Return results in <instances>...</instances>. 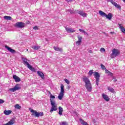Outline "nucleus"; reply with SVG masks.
Here are the masks:
<instances>
[{
  "label": "nucleus",
  "mask_w": 125,
  "mask_h": 125,
  "mask_svg": "<svg viewBox=\"0 0 125 125\" xmlns=\"http://www.w3.org/2000/svg\"><path fill=\"white\" fill-rule=\"evenodd\" d=\"M100 51H101V52H105V48H101L100 49Z\"/></svg>",
  "instance_id": "36"
},
{
  "label": "nucleus",
  "mask_w": 125,
  "mask_h": 125,
  "mask_svg": "<svg viewBox=\"0 0 125 125\" xmlns=\"http://www.w3.org/2000/svg\"><path fill=\"white\" fill-rule=\"evenodd\" d=\"M105 71L106 74H107L108 76H110V77H113V74L111 72L108 71V70L107 69H105Z\"/></svg>",
  "instance_id": "26"
},
{
  "label": "nucleus",
  "mask_w": 125,
  "mask_h": 125,
  "mask_svg": "<svg viewBox=\"0 0 125 125\" xmlns=\"http://www.w3.org/2000/svg\"><path fill=\"white\" fill-rule=\"evenodd\" d=\"M118 25H119V27L121 32H122V33H124L125 34V27H124V26H122V24L119 23Z\"/></svg>",
  "instance_id": "17"
},
{
  "label": "nucleus",
  "mask_w": 125,
  "mask_h": 125,
  "mask_svg": "<svg viewBox=\"0 0 125 125\" xmlns=\"http://www.w3.org/2000/svg\"><path fill=\"white\" fill-rule=\"evenodd\" d=\"M31 48H33L34 50H39V48H41V46L39 45H32Z\"/></svg>",
  "instance_id": "18"
},
{
  "label": "nucleus",
  "mask_w": 125,
  "mask_h": 125,
  "mask_svg": "<svg viewBox=\"0 0 125 125\" xmlns=\"http://www.w3.org/2000/svg\"><path fill=\"white\" fill-rule=\"evenodd\" d=\"M123 1H124V2H125V0H122Z\"/></svg>",
  "instance_id": "48"
},
{
  "label": "nucleus",
  "mask_w": 125,
  "mask_h": 125,
  "mask_svg": "<svg viewBox=\"0 0 125 125\" xmlns=\"http://www.w3.org/2000/svg\"><path fill=\"white\" fill-rule=\"evenodd\" d=\"M83 82L85 83V87L87 89L88 92H91L92 91V85H91V83L89 79L87 78L86 76L83 77Z\"/></svg>",
  "instance_id": "1"
},
{
  "label": "nucleus",
  "mask_w": 125,
  "mask_h": 125,
  "mask_svg": "<svg viewBox=\"0 0 125 125\" xmlns=\"http://www.w3.org/2000/svg\"><path fill=\"white\" fill-rule=\"evenodd\" d=\"M110 34H111V35H113V34H115V32H110Z\"/></svg>",
  "instance_id": "43"
},
{
  "label": "nucleus",
  "mask_w": 125,
  "mask_h": 125,
  "mask_svg": "<svg viewBox=\"0 0 125 125\" xmlns=\"http://www.w3.org/2000/svg\"><path fill=\"white\" fill-rule=\"evenodd\" d=\"M50 98H51L50 103L52 106L50 109V112L51 113H52V112L54 111H57V104H56L55 101L52 100V99H55V96L52 95V94H51V95L50 96Z\"/></svg>",
  "instance_id": "2"
},
{
  "label": "nucleus",
  "mask_w": 125,
  "mask_h": 125,
  "mask_svg": "<svg viewBox=\"0 0 125 125\" xmlns=\"http://www.w3.org/2000/svg\"><path fill=\"white\" fill-rule=\"evenodd\" d=\"M26 50H27V51H28V49H27Z\"/></svg>",
  "instance_id": "49"
},
{
  "label": "nucleus",
  "mask_w": 125,
  "mask_h": 125,
  "mask_svg": "<svg viewBox=\"0 0 125 125\" xmlns=\"http://www.w3.org/2000/svg\"><path fill=\"white\" fill-rule=\"evenodd\" d=\"M104 34L105 35V36H108V34H107V33H104Z\"/></svg>",
  "instance_id": "44"
},
{
  "label": "nucleus",
  "mask_w": 125,
  "mask_h": 125,
  "mask_svg": "<svg viewBox=\"0 0 125 125\" xmlns=\"http://www.w3.org/2000/svg\"><path fill=\"white\" fill-rule=\"evenodd\" d=\"M82 125H87V123H86L85 122H84Z\"/></svg>",
  "instance_id": "40"
},
{
  "label": "nucleus",
  "mask_w": 125,
  "mask_h": 125,
  "mask_svg": "<svg viewBox=\"0 0 125 125\" xmlns=\"http://www.w3.org/2000/svg\"><path fill=\"white\" fill-rule=\"evenodd\" d=\"M12 112V111H11V110H5L4 111V114L6 116H8V115H10L11 114Z\"/></svg>",
  "instance_id": "21"
},
{
  "label": "nucleus",
  "mask_w": 125,
  "mask_h": 125,
  "mask_svg": "<svg viewBox=\"0 0 125 125\" xmlns=\"http://www.w3.org/2000/svg\"><path fill=\"white\" fill-rule=\"evenodd\" d=\"M94 76L96 79V85H98L99 84V80L100 78V75L97 72H95Z\"/></svg>",
  "instance_id": "7"
},
{
  "label": "nucleus",
  "mask_w": 125,
  "mask_h": 125,
  "mask_svg": "<svg viewBox=\"0 0 125 125\" xmlns=\"http://www.w3.org/2000/svg\"><path fill=\"white\" fill-rule=\"evenodd\" d=\"M48 92L49 94H50V95H51V93H50V92L48 91Z\"/></svg>",
  "instance_id": "46"
},
{
  "label": "nucleus",
  "mask_w": 125,
  "mask_h": 125,
  "mask_svg": "<svg viewBox=\"0 0 125 125\" xmlns=\"http://www.w3.org/2000/svg\"><path fill=\"white\" fill-rule=\"evenodd\" d=\"M21 60L23 62L24 65H27V66H28V65H30L29 63L27 62V61H29V60H28V59H27L26 58H22Z\"/></svg>",
  "instance_id": "13"
},
{
  "label": "nucleus",
  "mask_w": 125,
  "mask_h": 125,
  "mask_svg": "<svg viewBox=\"0 0 125 125\" xmlns=\"http://www.w3.org/2000/svg\"><path fill=\"white\" fill-rule=\"evenodd\" d=\"M92 74H93V70H90L88 73L89 76H91Z\"/></svg>",
  "instance_id": "33"
},
{
  "label": "nucleus",
  "mask_w": 125,
  "mask_h": 125,
  "mask_svg": "<svg viewBox=\"0 0 125 125\" xmlns=\"http://www.w3.org/2000/svg\"><path fill=\"white\" fill-rule=\"evenodd\" d=\"M37 74L41 77L43 80L44 79V74L41 71H38Z\"/></svg>",
  "instance_id": "19"
},
{
  "label": "nucleus",
  "mask_w": 125,
  "mask_h": 125,
  "mask_svg": "<svg viewBox=\"0 0 125 125\" xmlns=\"http://www.w3.org/2000/svg\"><path fill=\"white\" fill-rule=\"evenodd\" d=\"M4 103V101L2 99H0V104Z\"/></svg>",
  "instance_id": "38"
},
{
  "label": "nucleus",
  "mask_w": 125,
  "mask_h": 125,
  "mask_svg": "<svg viewBox=\"0 0 125 125\" xmlns=\"http://www.w3.org/2000/svg\"><path fill=\"white\" fill-rule=\"evenodd\" d=\"M13 79L15 80V82H16V83H19V82H21V79L16 75H14L13 76Z\"/></svg>",
  "instance_id": "11"
},
{
  "label": "nucleus",
  "mask_w": 125,
  "mask_h": 125,
  "mask_svg": "<svg viewBox=\"0 0 125 125\" xmlns=\"http://www.w3.org/2000/svg\"><path fill=\"white\" fill-rule=\"evenodd\" d=\"M5 48H6V49H7V50H8V51H9L10 52H11V53H15V52H16V51L14 49H12V48L9 47L8 46H7V45H5Z\"/></svg>",
  "instance_id": "10"
},
{
  "label": "nucleus",
  "mask_w": 125,
  "mask_h": 125,
  "mask_svg": "<svg viewBox=\"0 0 125 125\" xmlns=\"http://www.w3.org/2000/svg\"><path fill=\"white\" fill-rule=\"evenodd\" d=\"M108 1H109V2H111L112 4H113L117 8H118V9H121L122 8V7L121 6V5L118 4V3H116V2H115L114 0H108Z\"/></svg>",
  "instance_id": "9"
},
{
  "label": "nucleus",
  "mask_w": 125,
  "mask_h": 125,
  "mask_svg": "<svg viewBox=\"0 0 125 125\" xmlns=\"http://www.w3.org/2000/svg\"><path fill=\"white\" fill-rule=\"evenodd\" d=\"M67 1H73V0H67Z\"/></svg>",
  "instance_id": "45"
},
{
  "label": "nucleus",
  "mask_w": 125,
  "mask_h": 125,
  "mask_svg": "<svg viewBox=\"0 0 125 125\" xmlns=\"http://www.w3.org/2000/svg\"><path fill=\"white\" fill-rule=\"evenodd\" d=\"M27 68L30 69L31 71H32V72H35V71H36V69H35V68L33 67V66L31 65V64H28V66H27Z\"/></svg>",
  "instance_id": "23"
},
{
  "label": "nucleus",
  "mask_w": 125,
  "mask_h": 125,
  "mask_svg": "<svg viewBox=\"0 0 125 125\" xmlns=\"http://www.w3.org/2000/svg\"><path fill=\"white\" fill-rule=\"evenodd\" d=\"M77 38L78 39V41L76 42V44H78V45H81L82 40H83V37H82V36H80V35H78L77 36Z\"/></svg>",
  "instance_id": "12"
},
{
  "label": "nucleus",
  "mask_w": 125,
  "mask_h": 125,
  "mask_svg": "<svg viewBox=\"0 0 125 125\" xmlns=\"http://www.w3.org/2000/svg\"><path fill=\"white\" fill-rule=\"evenodd\" d=\"M99 14L100 16H102V17H106V14L101 10L99 11Z\"/></svg>",
  "instance_id": "16"
},
{
  "label": "nucleus",
  "mask_w": 125,
  "mask_h": 125,
  "mask_svg": "<svg viewBox=\"0 0 125 125\" xmlns=\"http://www.w3.org/2000/svg\"><path fill=\"white\" fill-rule=\"evenodd\" d=\"M62 113H63V108L61 106L59 107V115L62 116Z\"/></svg>",
  "instance_id": "22"
},
{
  "label": "nucleus",
  "mask_w": 125,
  "mask_h": 125,
  "mask_svg": "<svg viewBox=\"0 0 125 125\" xmlns=\"http://www.w3.org/2000/svg\"><path fill=\"white\" fill-rule=\"evenodd\" d=\"M31 113H33L35 118H40V117H43V112H38L37 111L32 109L31 111Z\"/></svg>",
  "instance_id": "6"
},
{
  "label": "nucleus",
  "mask_w": 125,
  "mask_h": 125,
  "mask_svg": "<svg viewBox=\"0 0 125 125\" xmlns=\"http://www.w3.org/2000/svg\"><path fill=\"white\" fill-rule=\"evenodd\" d=\"M4 18L6 20H11V19H12L11 17H10V16H4Z\"/></svg>",
  "instance_id": "29"
},
{
  "label": "nucleus",
  "mask_w": 125,
  "mask_h": 125,
  "mask_svg": "<svg viewBox=\"0 0 125 125\" xmlns=\"http://www.w3.org/2000/svg\"><path fill=\"white\" fill-rule=\"evenodd\" d=\"M80 122L82 124V125H83V123L84 122V121H83V120L80 119Z\"/></svg>",
  "instance_id": "39"
},
{
  "label": "nucleus",
  "mask_w": 125,
  "mask_h": 125,
  "mask_svg": "<svg viewBox=\"0 0 125 125\" xmlns=\"http://www.w3.org/2000/svg\"><path fill=\"white\" fill-rule=\"evenodd\" d=\"M25 26L26 23L22 21L17 22L14 24V27L16 28H19V29H23V28H25Z\"/></svg>",
  "instance_id": "5"
},
{
  "label": "nucleus",
  "mask_w": 125,
  "mask_h": 125,
  "mask_svg": "<svg viewBox=\"0 0 125 125\" xmlns=\"http://www.w3.org/2000/svg\"><path fill=\"white\" fill-rule=\"evenodd\" d=\"M15 109H18V110H20L21 109V106H20L19 104H17L15 105Z\"/></svg>",
  "instance_id": "30"
},
{
  "label": "nucleus",
  "mask_w": 125,
  "mask_h": 125,
  "mask_svg": "<svg viewBox=\"0 0 125 125\" xmlns=\"http://www.w3.org/2000/svg\"><path fill=\"white\" fill-rule=\"evenodd\" d=\"M117 81H118V80H117V79L114 78V81H113V82H114V83H116V82H117Z\"/></svg>",
  "instance_id": "42"
},
{
  "label": "nucleus",
  "mask_w": 125,
  "mask_h": 125,
  "mask_svg": "<svg viewBox=\"0 0 125 125\" xmlns=\"http://www.w3.org/2000/svg\"><path fill=\"white\" fill-rule=\"evenodd\" d=\"M101 67L103 70H106V67H105L103 64H101Z\"/></svg>",
  "instance_id": "32"
},
{
  "label": "nucleus",
  "mask_w": 125,
  "mask_h": 125,
  "mask_svg": "<svg viewBox=\"0 0 125 125\" xmlns=\"http://www.w3.org/2000/svg\"><path fill=\"white\" fill-rule=\"evenodd\" d=\"M34 30H35L36 31H38L39 30V27L36 26L33 27Z\"/></svg>",
  "instance_id": "37"
},
{
  "label": "nucleus",
  "mask_w": 125,
  "mask_h": 125,
  "mask_svg": "<svg viewBox=\"0 0 125 125\" xmlns=\"http://www.w3.org/2000/svg\"><path fill=\"white\" fill-rule=\"evenodd\" d=\"M120 53H121V52H120V50L117 49H113L112 50L111 58H115V57H117V56H119V55H120Z\"/></svg>",
  "instance_id": "4"
},
{
  "label": "nucleus",
  "mask_w": 125,
  "mask_h": 125,
  "mask_svg": "<svg viewBox=\"0 0 125 125\" xmlns=\"http://www.w3.org/2000/svg\"><path fill=\"white\" fill-rule=\"evenodd\" d=\"M107 89L109 90V91H110V92H111L112 93H114L115 92V90H114V88L111 87H108Z\"/></svg>",
  "instance_id": "25"
},
{
  "label": "nucleus",
  "mask_w": 125,
  "mask_h": 125,
  "mask_svg": "<svg viewBox=\"0 0 125 125\" xmlns=\"http://www.w3.org/2000/svg\"><path fill=\"white\" fill-rule=\"evenodd\" d=\"M65 30L67 32V33H75L76 32V30H75L73 28H69L66 27Z\"/></svg>",
  "instance_id": "14"
},
{
  "label": "nucleus",
  "mask_w": 125,
  "mask_h": 125,
  "mask_svg": "<svg viewBox=\"0 0 125 125\" xmlns=\"http://www.w3.org/2000/svg\"><path fill=\"white\" fill-rule=\"evenodd\" d=\"M60 125H68V124H67V122H62V123L60 124Z\"/></svg>",
  "instance_id": "34"
},
{
  "label": "nucleus",
  "mask_w": 125,
  "mask_h": 125,
  "mask_svg": "<svg viewBox=\"0 0 125 125\" xmlns=\"http://www.w3.org/2000/svg\"><path fill=\"white\" fill-rule=\"evenodd\" d=\"M66 11L68 12H70V13H71V14H73L75 13V11H74V10H73L71 9L67 10Z\"/></svg>",
  "instance_id": "31"
},
{
  "label": "nucleus",
  "mask_w": 125,
  "mask_h": 125,
  "mask_svg": "<svg viewBox=\"0 0 125 125\" xmlns=\"http://www.w3.org/2000/svg\"><path fill=\"white\" fill-rule=\"evenodd\" d=\"M79 14L81 15V16H83V17H86V14L85 13H83V12L80 11L79 12Z\"/></svg>",
  "instance_id": "24"
},
{
  "label": "nucleus",
  "mask_w": 125,
  "mask_h": 125,
  "mask_svg": "<svg viewBox=\"0 0 125 125\" xmlns=\"http://www.w3.org/2000/svg\"><path fill=\"white\" fill-rule=\"evenodd\" d=\"M79 31L80 32H81V33H83L86 36H88V34L86 32H85V31L83 29H79Z\"/></svg>",
  "instance_id": "28"
},
{
  "label": "nucleus",
  "mask_w": 125,
  "mask_h": 125,
  "mask_svg": "<svg viewBox=\"0 0 125 125\" xmlns=\"http://www.w3.org/2000/svg\"><path fill=\"white\" fill-rule=\"evenodd\" d=\"M19 89H21V87L19 86V84H17L13 88L9 89V91L14 92Z\"/></svg>",
  "instance_id": "8"
},
{
  "label": "nucleus",
  "mask_w": 125,
  "mask_h": 125,
  "mask_svg": "<svg viewBox=\"0 0 125 125\" xmlns=\"http://www.w3.org/2000/svg\"><path fill=\"white\" fill-rule=\"evenodd\" d=\"M107 0V2H110V1H109L110 0Z\"/></svg>",
  "instance_id": "47"
},
{
  "label": "nucleus",
  "mask_w": 125,
  "mask_h": 125,
  "mask_svg": "<svg viewBox=\"0 0 125 125\" xmlns=\"http://www.w3.org/2000/svg\"><path fill=\"white\" fill-rule=\"evenodd\" d=\"M103 98H104V99L105 100V101H109L110 100L109 97H108V96L104 94H103Z\"/></svg>",
  "instance_id": "20"
},
{
  "label": "nucleus",
  "mask_w": 125,
  "mask_h": 125,
  "mask_svg": "<svg viewBox=\"0 0 125 125\" xmlns=\"http://www.w3.org/2000/svg\"><path fill=\"white\" fill-rule=\"evenodd\" d=\"M64 81L66 83H67V84H69V83H70V81H69V80H68V79H64Z\"/></svg>",
  "instance_id": "35"
},
{
  "label": "nucleus",
  "mask_w": 125,
  "mask_h": 125,
  "mask_svg": "<svg viewBox=\"0 0 125 125\" xmlns=\"http://www.w3.org/2000/svg\"><path fill=\"white\" fill-rule=\"evenodd\" d=\"M105 17L106 19H108V20L111 21L112 20V17H113V15H112V13H109L108 15H106Z\"/></svg>",
  "instance_id": "15"
},
{
  "label": "nucleus",
  "mask_w": 125,
  "mask_h": 125,
  "mask_svg": "<svg viewBox=\"0 0 125 125\" xmlns=\"http://www.w3.org/2000/svg\"><path fill=\"white\" fill-rule=\"evenodd\" d=\"M65 90H64V85L63 84H61V92L59 94L58 98L60 100H62L63 99V97L64 96V93Z\"/></svg>",
  "instance_id": "3"
},
{
  "label": "nucleus",
  "mask_w": 125,
  "mask_h": 125,
  "mask_svg": "<svg viewBox=\"0 0 125 125\" xmlns=\"http://www.w3.org/2000/svg\"><path fill=\"white\" fill-rule=\"evenodd\" d=\"M88 52H89V53H93L92 50H89Z\"/></svg>",
  "instance_id": "41"
},
{
  "label": "nucleus",
  "mask_w": 125,
  "mask_h": 125,
  "mask_svg": "<svg viewBox=\"0 0 125 125\" xmlns=\"http://www.w3.org/2000/svg\"><path fill=\"white\" fill-rule=\"evenodd\" d=\"M53 48L56 51H62V49L60 48L59 47H57L56 46H54Z\"/></svg>",
  "instance_id": "27"
}]
</instances>
